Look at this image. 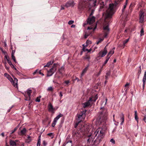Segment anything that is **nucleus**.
Wrapping results in <instances>:
<instances>
[{
	"mask_svg": "<svg viewBox=\"0 0 146 146\" xmlns=\"http://www.w3.org/2000/svg\"><path fill=\"white\" fill-rule=\"evenodd\" d=\"M95 17H89L88 20V23L90 25L93 23L95 21Z\"/></svg>",
	"mask_w": 146,
	"mask_h": 146,
	"instance_id": "obj_13",
	"label": "nucleus"
},
{
	"mask_svg": "<svg viewBox=\"0 0 146 146\" xmlns=\"http://www.w3.org/2000/svg\"><path fill=\"white\" fill-rule=\"evenodd\" d=\"M17 79L16 78H14V80L12 81V82H11V83L13 84V85L14 86H17Z\"/></svg>",
	"mask_w": 146,
	"mask_h": 146,
	"instance_id": "obj_16",
	"label": "nucleus"
},
{
	"mask_svg": "<svg viewBox=\"0 0 146 146\" xmlns=\"http://www.w3.org/2000/svg\"><path fill=\"white\" fill-rule=\"evenodd\" d=\"M96 27L94 28H93L92 27H88V30H90V29H93V31H94L95 29H96Z\"/></svg>",
	"mask_w": 146,
	"mask_h": 146,
	"instance_id": "obj_37",
	"label": "nucleus"
},
{
	"mask_svg": "<svg viewBox=\"0 0 146 146\" xmlns=\"http://www.w3.org/2000/svg\"><path fill=\"white\" fill-rule=\"evenodd\" d=\"M17 127H15L14 129V130L12 131H11V134H12L14 133L17 129Z\"/></svg>",
	"mask_w": 146,
	"mask_h": 146,
	"instance_id": "obj_49",
	"label": "nucleus"
},
{
	"mask_svg": "<svg viewBox=\"0 0 146 146\" xmlns=\"http://www.w3.org/2000/svg\"><path fill=\"white\" fill-rule=\"evenodd\" d=\"M92 98H89V100L82 104V105L84 108H85L90 105V103L92 102Z\"/></svg>",
	"mask_w": 146,
	"mask_h": 146,
	"instance_id": "obj_12",
	"label": "nucleus"
},
{
	"mask_svg": "<svg viewBox=\"0 0 146 146\" xmlns=\"http://www.w3.org/2000/svg\"><path fill=\"white\" fill-rule=\"evenodd\" d=\"M72 135L73 137L76 139L82 137V135L79 131L77 130H74L73 132Z\"/></svg>",
	"mask_w": 146,
	"mask_h": 146,
	"instance_id": "obj_7",
	"label": "nucleus"
},
{
	"mask_svg": "<svg viewBox=\"0 0 146 146\" xmlns=\"http://www.w3.org/2000/svg\"><path fill=\"white\" fill-rule=\"evenodd\" d=\"M103 29L105 33V37H106L110 31L108 25H104L103 26Z\"/></svg>",
	"mask_w": 146,
	"mask_h": 146,
	"instance_id": "obj_8",
	"label": "nucleus"
},
{
	"mask_svg": "<svg viewBox=\"0 0 146 146\" xmlns=\"http://www.w3.org/2000/svg\"><path fill=\"white\" fill-rule=\"evenodd\" d=\"M59 65L57 64H54L52 67L48 71L47 76H50L56 72L57 68H58Z\"/></svg>",
	"mask_w": 146,
	"mask_h": 146,
	"instance_id": "obj_4",
	"label": "nucleus"
},
{
	"mask_svg": "<svg viewBox=\"0 0 146 146\" xmlns=\"http://www.w3.org/2000/svg\"><path fill=\"white\" fill-rule=\"evenodd\" d=\"M11 57L12 58V59L16 63V61L15 59V56H14V55H11Z\"/></svg>",
	"mask_w": 146,
	"mask_h": 146,
	"instance_id": "obj_32",
	"label": "nucleus"
},
{
	"mask_svg": "<svg viewBox=\"0 0 146 146\" xmlns=\"http://www.w3.org/2000/svg\"><path fill=\"white\" fill-rule=\"evenodd\" d=\"M53 61H51L50 62H48V63H49V64H50V65L52 64V63H53Z\"/></svg>",
	"mask_w": 146,
	"mask_h": 146,
	"instance_id": "obj_54",
	"label": "nucleus"
},
{
	"mask_svg": "<svg viewBox=\"0 0 146 146\" xmlns=\"http://www.w3.org/2000/svg\"><path fill=\"white\" fill-rule=\"evenodd\" d=\"M26 132V129L25 128H24L21 130L20 132V134L21 135H24Z\"/></svg>",
	"mask_w": 146,
	"mask_h": 146,
	"instance_id": "obj_25",
	"label": "nucleus"
},
{
	"mask_svg": "<svg viewBox=\"0 0 146 146\" xmlns=\"http://www.w3.org/2000/svg\"><path fill=\"white\" fill-rule=\"evenodd\" d=\"M8 62L9 64L11 66H13V65L12 64V62H11V61L10 60H8Z\"/></svg>",
	"mask_w": 146,
	"mask_h": 146,
	"instance_id": "obj_39",
	"label": "nucleus"
},
{
	"mask_svg": "<svg viewBox=\"0 0 146 146\" xmlns=\"http://www.w3.org/2000/svg\"><path fill=\"white\" fill-rule=\"evenodd\" d=\"M40 142H37V146H40Z\"/></svg>",
	"mask_w": 146,
	"mask_h": 146,
	"instance_id": "obj_55",
	"label": "nucleus"
},
{
	"mask_svg": "<svg viewBox=\"0 0 146 146\" xmlns=\"http://www.w3.org/2000/svg\"><path fill=\"white\" fill-rule=\"evenodd\" d=\"M12 68H13L14 69H15L16 70H17L16 68L13 65V66H11Z\"/></svg>",
	"mask_w": 146,
	"mask_h": 146,
	"instance_id": "obj_57",
	"label": "nucleus"
},
{
	"mask_svg": "<svg viewBox=\"0 0 146 146\" xmlns=\"http://www.w3.org/2000/svg\"><path fill=\"white\" fill-rule=\"evenodd\" d=\"M107 109L104 108H101L98 117L96 119V121L99 125H100L103 122H105L107 119Z\"/></svg>",
	"mask_w": 146,
	"mask_h": 146,
	"instance_id": "obj_3",
	"label": "nucleus"
},
{
	"mask_svg": "<svg viewBox=\"0 0 146 146\" xmlns=\"http://www.w3.org/2000/svg\"><path fill=\"white\" fill-rule=\"evenodd\" d=\"M4 75L5 76L7 77L11 82H12V81H13V79L9 75L7 74V73H5V74Z\"/></svg>",
	"mask_w": 146,
	"mask_h": 146,
	"instance_id": "obj_21",
	"label": "nucleus"
},
{
	"mask_svg": "<svg viewBox=\"0 0 146 146\" xmlns=\"http://www.w3.org/2000/svg\"><path fill=\"white\" fill-rule=\"evenodd\" d=\"M143 113H145V115L144 116V118L143 120L146 123V109L143 111Z\"/></svg>",
	"mask_w": 146,
	"mask_h": 146,
	"instance_id": "obj_23",
	"label": "nucleus"
},
{
	"mask_svg": "<svg viewBox=\"0 0 146 146\" xmlns=\"http://www.w3.org/2000/svg\"><path fill=\"white\" fill-rule=\"evenodd\" d=\"M126 5H126V4H125V5H124V6H123V9H122V12H123L124 10V9H125L126 8Z\"/></svg>",
	"mask_w": 146,
	"mask_h": 146,
	"instance_id": "obj_51",
	"label": "nucleus"
},
{
	"mask_svg": "<svg viewBox=\"0 0 146 146\" xmlns=\"http://www.w3.org/2000/svg\"><path fill=\"white\" fill-rule=\"evenodd\" d=\"M119 117L120 118V120L121 121L120 124L121 125H123L124 121V115L123 114H120L119 115Z\"/></svg>",
	"mask_w": 146,
	"mask_h": 146,
	"instance_id": "obj_15",
	"label": "nucleus"
},
{
	"mask_svg": "<svg viewBox=\"0 0 146 146\" xmlns=\"http://www.w3.org/2000/svg\"><path fill=\"white\" fill-rule=\"evenodd\" d=\"M122 0H117L115 1L114 4H110L108 9L106 11L105 14V21L107 19L111 18L112 16L114 13V9L115 7L117 6Z\"/></svg>",
	"mask_w": 146,
	"mask_h": 146,
	"instance_id": "obj_2",
	"label": "nucleus"
},
{
	"mask_svg": "<svg viewBox=\"0 0 146 146\" xmlns=\"http://www.w3.org/2000/svg\"><path fill=\"white\" fill-rule=\"evenodd\" d=\"M110 142L113 144L115 143V141L113 139H111L110 140Z\"/></svg>",
	"mask_w": 146,
	"mask_h": 146,
	"instance_id": "obj_48",
	"label": "nucleus"
},
{
	"mask_svg": "<svg viewBox=\"0 0 146 146\" xmlns=\"http://www.w3.org/2000/svg\"><path fill=\"white\" fill-rule=\"evenodd\" d=\"M115 49V48H113L112 49H111V50L108 53V54L107 56L110 57L114 53V50Z\"/></svg>",
	"mask_w": 146,
	"mask_h": 146,
	"instance_id": "obj_17",
	"label": "nucleus"
},
{
	"mask_svg": "<svg viewBox=\"0 0 146 146\" xmlns=\"http://www.w3.org/2000/svg\"><path fill=\"white\" fill-rule=\"evenodd\" d=\"M75 80H77L78 82L79 81V79L77 77H76L75 79H74Z\"/></svg>",
	"mask_w": 146,
	"mask_h": 146,
	"instance_id": "obj_58",
	"label": "nucleus"
},
{
	"mask_svg": "<svg viewBox=\"0 0 146 146\" xmlns=\"http://www.w3.org/2000/svg\"><path fill=\"white\" fill-rule=\"evenodd\" d=\"M88 66L87 67H86L84 68V69L82 71V73L83 74H84L86 72V71L88 70Z\"/></svg>",
	"mask_w": 146,
	"mask_h": 146,
	"instance_id": "obj_28",
	"label": "nucleus"
},
{
	"mask_svg": "<svg viewBox=\"0 0 146 146\" xmlns=\"http://www.w3.org/2000/svg\"><path fill=\"white\" fill-rule=\"evenodd\" d=\"M146 80V72H145L144 73V76L143 77V87H144L145 85V81Z\"/></svg>",
	"mask_w": 146,
	"mask_h": 146,
	"instance_id": "obj_20",
	"label": "nucleus"
},
{
	"mask_svg": "<svg viewBox=\"0 0 146 146\" xmlns=\"http://www.w3.org/2000/svg\"><path fill=\"white\" fill-rule=\"evenodd\" d=\"M47 90L48 91H52L53 90V88L52 87H50L47 89Z\"/></svg>",
	"mask_w": 146,
	"mask_h": 146,
	"instance_id": "obj_35",
	"label": "nucleus"
},
{
	"mask_svg": "<svg viewBox=\"0 0 146 146\" xmlns=\"http://www.w3.org/2000/svg\"><path fill=\"white\" fill-rule=\"evenodd\" d=\"M1 135H2V136L3 137H4V133H1Z\"/></svg>",
	"mask_w": 146,
	"mask_h": 146,
	"instance_id": "obj_64",
	"label": "nucleus"
},
{
	"mask_svg": "<svg viewBox=\"0 0 146 146\" xmlns=\"http://www.w3.org/2000/svg\"><path fill=\"white\" fill-rule=\"evenodd\" d=\"M139 70L138 71V74H139V75L141 73V66H140L139 67Z\"/></svg>",
	"mask_w": 146,
	"mask_h": 146,
	"instance_id": "obj_44",
	"label": "nucleus"
},
{
	"mask_svg": "<svg viewBox=\"0 0 146 146\" xmlns=\"http://www.w3.org/2000/svg\"><path fill=\"white\" fill-rule=\"evenodd\" d=\"M50 65V64L48 62L47 63V64H46V65H45V66H44V67H49Z\"/></svg>",
	"mask_w": 146,
	"mask_h": 146,
	"instance_id": "obj_47",
	"label": "nucleus"
},
{
	"mask_svg": "<svg viewBox=\"0 0 146 146\" xmlns=\"http://www.w3.org/2000/svg\"><path fill=\"white\" fill-rule=\"evenodd\" d=\"M102 68H101V70H100V71H99V73L97 74V76H99L100 75V74L101 73V71H102Z\"/></svg>",
	"mask_w": 146,
	"mask_h": 146,
	"instance_id": "obj_52",
	"label": "nucleus"
},
{
	"mask_svg": "<svg viewBox=\"0 0 146 146\" xmlns=\"http://www.w3.org/2000/svg\"><path fill=\"white\" fill-rule=\"evenodd\" d=\"M104 2H102V3L100 4V9H103L104 8Z\"/></svg>",
	"mask_w": 146,
	"mask_h": 146,
	"instance_id": "obj_30",
	"label": "nucleus"
},
{
	"mask_svg": "<svg viewBox=\"0 0 146 146\" xmlns=\"http://www.w3.org/2000/svg\"><path fill=\"white\" fill-rule=\"evenodd\" d=\"M86 111H83L80 114L78 115V119L77 121H80V123L82 120V119L85 117V113Z\"/></svg>",
	"mask_w": 146,
	"mask_h": 146,
	"instance_id": "obj_6",
	"label": "nucleus"
},
{
	"mask_svg": "<svg viewBox=\"0 0 146 146\" xmlns=\"http://www.w3.org/2000/svg\"><path fill=\"white\" fill-rule=\"evenodd\" d=\"M9 143L10 145L12 146L16 145V142L12 140H10Z\"/></svg>",
	"mask_w": 146,
	"mask_h": 146,
	"instance_id": "obj_26",
	"label": "nucleus"
},
{
	"mask_svg": "<svg viewBox=\"0 0 146 146\" xmlns=\"http://www.w3.org/2000/svg\"><path fill=\"white\" fill-rule=\"evenodd\" d=\"M65 83L67 84L69 83V81L68 80H66L65 81Z\"/></svg>",
	"mask_w": 146,
	"mask_h": 146,
	"instance_id": "obj_56",
	"label": "nucleus"
},
{
	"mask_svg": "<svg viewBox=\"0 0 146 146\" xmlns=\"http://www.w3.org/2000/svg\"><path fill=\"white\" fill-rule=\"evenodd\" d=\"M104 39V38H100L98 40L97 42V44H98L99 43L101 42L102 41H103Z\"/></svg>",
	"mask_w": 146,
	"mask_h": 146,
	"instance_id": "obj_31",
	"label": "nucleus"
},
{
	"mask_svg": "<svg viewBox=\"0 0 146 146\" xmlns=\"http://www.w3.org/2000/svg\"><path fill=\"white\" fill-rule=\"evenodd\" d=\"M31 137L29 136H28V140H29V141H28V142H30L31 140Z\"/></svg>",
	"mask_w": 146,
	"mask_h": 146,
	"instance_id": "obj_50",
	"label": "nucleus"
},
{
	"mask_svg": "<svg viewBox=\"0 0 146 146\" xmlns=\"http://www.w3.org/2000/svg\"><path fill=\"white\" fill-rule=\"evenodd\" d=\"M84 58L85 59H87L89 60L90 59V57L89 56H88V55H86V56Z\"/></svg>",
	"mask_w": 146,
	"mask_h": 146,
	"instance_id": "obj_45",
	"label": "nucleus"
},
{
	"mask_svg": "<svg viewBox=\"0 0 146 146\" xmlns=\"http://www.w3.org/2000/svg\"><path fill=\"white\" fill-rule=\"evenodd\" d=\"M83 50L84 51H88V52H89L91 51L92 49L91 48H90V49L88 50L87 48L85 49L84 48H83Z\"/></svg>",
	"mask_w": 146,
	"mask_h": 146,
	"instance_id": "obj_29",
	"label": "nucleus"
},
{
	"mask_svg": "<svg viewBox=\"0 0 146 146\" xmlns=\"http://www.w3.org/2000/svg\"><path fill=\"white\" fill-rule=\"evenodd\" d=\"M129 40V38H128L123 42V43L124 46H125V44L128 42V41Z\"/></svg>",
	"mask_w": 146,
	"mask_h": 146,
	"instance_id": "obj_33",
	"label": "nucleus"
},
{
	"mask_svg": "<svg viewBox=\"0 0 146 146\" xmlns=\"http://www.w3.org/2000/svg\"><path fill=\"white\" fill-rule=\"evenodd\" d=\"M90 126H88L87 131V136L88 138L87 141L88 142L93 141L95 139L94 143L95 145H98L102 139L104 138L105 135V131L102 128H99L95 131H93L90 129L89 130Z\"/></svg>",
	"mask_w": 146,
	"mask_h": 146,
	"instance_id": "obj_1",
	"label": "nucleus"
},
{
	"mask_svg": "<svg viewBox=\"0 0 146 146\" xmlns=\"http://www.w3.org/2000/svg\"><path fill=\"white\" fill-rule=\"evenodd\" d=\"M75 4V3L73 0L69 1L67 2L65 5V6L66 7H73Z\"/></svg>",
	"mask_w": 146,
	"mask_h": 146,
	"instance_id": "obj_10",
	"label": "nucleus"
},
{
	"mask_svg": "<svg viewBox=\"0 0 146 146\" xmlns=\"http://www.w3.org/2000/svg\"><path fill=\"white\" fill-rule=\"evenodd\" d=\"M80 123V121H77L75 125V127H76L78 125V124Z\"/></svg>",
	"mask_w": 146,
	"mask_h": 146,
	"instance_id": "obj_46",
	"label": "nucleus"
},
{
	"mask_svg": "<svg viewBox=\"0 0 146 146\" xmlns=\"http://www.w3.org/2000/svg\"><path fill=\"white\" fill-rule=\"evenodd\" d=\"M91 43L92 42L91 41L89 40H87L86 42V43L87 44V45H88L89 44H91Z\"/></svg>",
	"mask_w": 146,
	"mask_h": 146,
	"instance_id": "obj_41",
	"label": "nucleus"
},
{
	"mask_svg": "<svg viewBox=\"0 0 146 146\" xmlns=\"http://www.w3.org/2000/svg\"><path fill=\"white\" fill-rule=\"evenodd\" d=\"M145 17H146V11L145 10H141L139 13V22L143 23Z\"/></svg>",
	"mask_w": 146,
	"mask_h": 146,
	"instance_id": "obj_5",
	"label": "nucleus"
},
{
	"mask_svg": "<svg viewBox=\"0 0 146 146\" xmlns=\"http://www.w3.org/2000/svg\"><path fill=\"white\" fill-rule=\"evenodd\" d=\"M91 33H90L89 34L87 33H86L85 36H84V38H86L88 36H89V35Z\"/></svg>",
	"mask_w": 146,
	"mask_h": 146,
	"instance_id": "obj_43",
	"label": "nucleus"
},
{
	"mask_svg": "<svg viewBox=\"0 0 146 146\" xmlns=\"http://www.w3.org/2000/svg\"><path fill=\"white\" fill-rule=\"evenodd\" d=\"M32 92V90L31 89H28L27 91V95L28 96L29 98L28 99L26 100H29L30 99L31 96V94Z\"/></svg>",
	"mask_w": 146,
	"mask_h": 146,
	"instance_id": "obj_19",
	"label": "nucleus"
},
{
	"mask_svg": "<svg viewBox=\"0 0 146 146\" xmlns=\"http://www.w3.org/2000/svg\"><path fill=\"white\" fill-rule=\"evenodd\" d=\"M48 108L49 111L53 113H54V111L56 110L53 108V106L50 103L48 105Z\"/></svg>",
	"mask_w": 146,
	"mask_h": 146,
	"instance_id": "obj_14",
	"label": "nucleus"
},
{
	"mask_svg": "<svg viewBox=\"0 0 146 146\" xmlns=\"http://www.w3.org/2000/svg\"><path fill=\"white\" fill-rule=\"evenodd\" d=\"M40 97H37L36 98V100H35L36 101L38 102H39L40 101Z\"/></svg>",
	"mask_w": 146,
	"mask_h": 146,
	"instance_id": "obj_42",
	"label": "nucleus"
},
{
	"mask_svg": "<svg viewBox=\"0 0 146 146\" xmlns=\"http://www.w3.org/2000/svg\"><path fill=\"white\" fill-rule=\"evenodd\" d=\"M62 92H60V97H62Z\"/></svg>",
	"mask_w": 146,
	"mask_h": 146,
	"instance_id": "obj_59",
	"label": "nucleus"
},
{
	"mask_svg": "<svg viewBox=\"0 0 146 146\" xmlns=\"http://www.w3.org/2000/svg\"><path fill=\"white\" fill-rule=\"evenodd\" d=\"M97 95H96L94 97H92V98H92V102L93 101L95 102L96 100L98 99Z\"/></svg>",
	"mask_w": 146,
	"mask_h": 146,
	"instance_id": "obj_22",
	"label": "nucleus"
},
{
	"mask_svg": "<svg viewBox=\"0 0 146 146\" xmlns=\"http://www.w3.org/2000/svg\"><path fill=\"white\" fill-rule=\"evenodd\" d=\"M74 23V21H73L72 20H70L69 21V22L68 23V24L70 25L71 24H72Z\"/></svg>",
	"mask_w": 146,
	"mask_h": 146,
	"instance_id": "obj_40",
	"label": "nucleus"
},
{
	"mask_svg": "<svg viewBox=\"0 0 146 146\" xmlns=\"http://www.w3.org/2000/svg\"><path fill=\"white\" fill-rule=\"evenodd\" d=\"M60 74H62L64 72V68L62 66L60 68H59L58 71Z\"/></svg>",
	"mask_w": 146,
	"mask_h": 146,
	"instance_id": "obj_18",
	"label": "nucleus"
},
{
	"mask_svg": "<svg viewBox=\"0 0 146 146\" xmlns=\"http://www.w3.org/2000/svg\"><path fill=\"white\" fill-rule=\"evenodd\" d=\"M129 84L128 83H127L125 85V87H128L129 86Z\"/></svg>",
	"mask_w": 146,
	"mask_h": 146,
	"instance_id": "obj_53",
	"label": "nucleus"
},
{
	"mask_svg": "<svg viewBox=\"0 0 146 146\" xmlns=\"http://www.w3.org/2000/svg\"><path fill=\"white\" fill-rule=\"evenodd\" d=\"M63 115L60 113L59 115H57L54 119L53 123H52V126L54 127L55 125L57 120L60 117H62Z\"/></svg>",
	"mask_w": 146,
	"mask_h": 146,
	"instance_id": "obj_9",
	"label": "nucleus"
},
{
	"mask_svg": "<svg viewBox=\"0 0 146 146\" xmlns=\"http://www.w3.org/2000/svg\"><path fill=\"white\" fill-rule=\"evenodd\" d=\"M64 7L62 6H61V10L64 9Z\"/></svg>",
	"mask_w": 146,
	"mask_h": 146,
	"instance_id": "obj_61",
	"label": "nucleus"
},
{
	"mask_svg": "<svg viewBox=\"0 0 146 146\" xmlns=\"http://www.w3.org/2000/svg\"><path fill=\"white\" fill-rule=\"evenodd\" d=\"M135 119L136 120V121H137V122L138 123V118L137 117V111H135Z\"/></svg>",
	"mask_w": 146,
	"mask_h": 146,
	"instance_id": "obj_27",
	"label": "nucleus"
},
{
	"mask_svg": "<svg viewBox=\"0 0 146 146\" xmlns=\"http://www.w3.org/2000/svg\"><path fill=\"white\" fill-rule=\"evenodd\" d=\"M47 135L50 136L52 138L54 137L53 135V134L52 133H49L47 134Z\"/></svg>",
	"mask_w": 146,
	"mask_h": 146,
	"instance_id": "obj_38",
	"label": "nucleus"
},
{
	"mask_svg": "<svg viewBox=\"0 0 146 146\" xmlns=\"http://www.w3.org/2000/svg\"><path fill=\"white\" fill-rule=\"evenodd\" d=\"M107 52V49L106 47H105L103 51H101L99 52L98 53L99 56H100L101 57H102L105 56Z\"/></svg>",
	"mask_w": 146,
	"mask_h": 146,
	"instance_id": "obj_11",
	"label": "nucleus"
},
{
	"mask_svg": "<svg viewBox=\"0 0 146 146\" xmlns=\"http://www.w3.org/2000/svg\"><path fill=\"white\" fill-rule=\"evenodd\" d=\"M110 57V56H107L106 59L104 63L103 64L102 66L101 67L102 68L103 67V66H105V64L107 63Z\"/></svg>",
	"mask_w": 146,
	"mask_h": 146,
	"instance_id": "obj_24",
	"label": "nucleus"
},
{
	"mask_svg": "<svg viewBox=\"0 0 146 146\" xmlns=\"http://www.w3.org/2000/svg\"><path fill=\"white\" fill-rule=\"evenodd\" d=\"M5 57L7 59V61L8 62V60H9V57H8L7 56H5Z\"/></svg>",
	"mask_w": 146,
	"mask_h": 146,
	"instance_id": "obj_60",
	"label": "nucleus"
},
{
	"mask_svg": "<svg viewBox=\"0 0 146 146\" xmlns=\"http://www.w3.org/2000/svg\"><path fill=\"white\" fill-rule=\"evenodd\" d=\"M11 48L12 49V50L11 55H14V54H15V50H13V49H12L13 47L12 46H11Z\"/></svg>",
	"mask_w": 146,
	"mask_h": 146,
	"instance_id": "obj_36",
	"label": "nucleus"
},
{
	"mask_svg": "<svg viewBox=\"0 0 146 146\" xmlns=\"http://www.w3.org/2000/svg\"><path fill=\"white\" fill-rule=\"evenodd\" d=\"M140 36H142L144 35V30L143 28L141 29L140 31Z\"/></svg>",
	"mask_w": 146,
	"mask_h": 146,
	"instance_id": "obj_34",
	"label": "nucleus"
},
{
	"mask_svg": "<svg viewBox=\"0 0 146 146\" xmlns=\"http://www.w3.org/2000/svg\"><path fill=\"white\" fill-rule=\"evenodd\" d=\"M84 75V74H83L82 73V74H81V76H80V78H82V76Z\"/></svg>",
	"mask_w": 146,
	"mask_h": 146,
	"instance_id": "obj_63",
	"label": "nucleus"
},
{
	"mask_svg": "<svg viewBox=\"0 0 146 146\" xmlns=\"http://www.w3.org/2000/svg\"><path fill=\"white\" fill-rule=\"evenodd\" d=\"M75 27V25H72L71 26V28H74Z\"/></svg>",
	"mask_w": 146,
	"mask_h": 146,
	"instance_id": "obj_62",
	"label": "nucleus"
}]
</instances>
